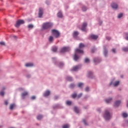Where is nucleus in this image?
Returning a JSON list of instances; mask_svg holds the SVG:
<instances>
[{
    "instance_id": "f257e3e1",
    "label": "nucleus",
    "mask_w": 128,
    "mask_h": 128,
    "mask_svg": "<svg viewBox=\"0 0 128 128\" xmlns=\"http://www.w3.org/2000/svg\"><path fill=\"white\" fill-rule=\"evenodd\" d=\"M78 52L79 54H84V50H81L80 49L76 48L75 50V54L74 55V60H78V56L77 54Z\"/></svg>"
},
{
    "instance_id": "f03ea898",
    "label": "nucleus",
    "mask_w": 128,
    "mask_h": 128,
    "mask_svg": "<svg viewBox=\"0 0 128 128\" xmlns=\"http://www.w3.org/2000/svg\"><path fill=\"white\" fill-rule=\"evenodd\" d=\"M52 26V23L50 22H45L42 24V28L44 30H48V28H50Z\"/></svg>"
},
{
    "instance_id": "7ed1b4c3",
    "label": "nucleus",
    "mask_w": 128,
    "mask_h": 128,
    "mask_svg": "<svg viewBox=\"0 0 128 128\" xmlns=\"http://www.w3.org/2000/svg\"><path fill=\"white\" fill-rule=\"evenodd\" d=\"M104 118L106 120H110L112 118V116L110 115V112L108 110H106L105 111L104 114Z\"/></svg>"
},
{
    "instance_id": "20e7f679",
    "label": "nucleus",
    "mask_w": 128,
    "mask_h": 128,
    "mask_svg": "<svg viewBox=\"0 0 128 128\" xmlns=\"http://www.w3.org/2000/svg\"><path fill=\"white\" fill-rule=\"evenodd\" d=\"M51 32L52 34L54 36H55L56 38H60V34L58 30H51Z\"/></svg>"
},
{
    "instance_id": "39448f33",
    "label": "nucleus",
    "mask_w": 128,
    "mask_h": 128,
    "mask_svg": "<svg viewBox=\"0 0 128 128\" xmlns=\"http://www.w3.org/2000/svg\"><path fill=\"white\" fill-rule=\"evenodd\" d=\"M24 24V20H18L15 24L16 28H20V24Z\"/></svg>"
},
{
    "instance_id": "423d86ee",
    "label": "nucleus",
    "mask_w": 128,
    "mask_h": 128,
    "mask_svg": "<svg viewBox=\"0 0 128 128\" xmlns=\"http://www.w3.org/2000/svg\"><path fill=\"white\" fill-rule=\"evenodd\" d=\"M88 26V24H86V22H84L82 24V26L81 28V30H82V32H86V26Z\"/></svg>"
},
{
    "instance_id": "0eeeda50",
    "label": "nucleus",
    "mask_w": 128,
    "mask_h": 128,
    "mask_svg": "<svg viewBox=\"0 0 128 128\" xmlns=\"http://www.w3.org/2000/svg\"><path fill=\"white\" fill-rule=\"evenodd\" d=\"M70 48L68 47H64L62 48L60 52H70Z\"/></svg>"
},
{
    "instance_id": "6e6552de",
    "label": "nucleus",
    "mask_w": 128,
    "mask_h": 128,
    "mask_svg": "<svg viewBox=\"0 0 128 128\" xmlns=\"http://www.w3.org/2000/svg\"><path fill=\"white\" fill-rule=\"evenodd\" d=\"M80 68V66H74L71 69L72 72H76Z\"/></svg>"
},
{
    "instance_id": "1a4fd4ad",
    "label": "nucleus",
    "mask_w": 128,
    "mask_h": 128,
    "mask_svg": "<svg viewBox=\"0 0 128 128\" xmlns=\"http://www.w3.org/2000/svg\"><path fill=\"white\" fill-rule=\"evenodd\" d=\"M44 14V10L42 8H39L38 17L42 18Z\"/></svg>"
},
{
    "instance_id": "9d476101",
    "label": "nucleus",
    "mask_w": 128,
    "mask_h": 128,
    "mask_svg": "<svg viewBox=\"0 0 128 128\" xmlns=\"http://www.w3.org/2000/svg\"><path fill=\"white\" fill-rule=\"evenodd\" d=\"M111 6L114 10H116V8H118V4L115 3H112L111 4Z\"/></svg>"
},
{
    "instance_id": "9b49d317",
    "label": "nucleus",
    "mask_w": 128,
    "mask_h": 128,
    "mask_svg": "<svg viewBox=\"0 0 128 128\" xmlns=\"http://www.w3.org/2000/svg\"><path fill=\"white\" fill-rule=\"evenodd\" d=\"M50 94V90H47L44 93V96H48Z\"/></svg>"
},
{
    "instance_id": "f8f14e48",
    "label": "nucleus",
    "mask_w": 128,
    "mask_h": 128,
    "mask_svg": "<svg viewBox=\"0 0 128 128\" xmlns=\"http://www.w3.org/2000/svg\"><path fill=\"white\" fill-rule=\"evenodd\" d=\"M90 38H92V40H96L98 36L96 35L92 34L91 35Z\"/></svg>"
},
{
    "instance_id": "ddd939ff",
    "label": "nucleus",
    "mask_w": 128,
    "mask_h": 128,
    "mask_svg": "<svg viewBox=\"0 0 128 128\" xmlns=\"http://www.w3.org/2000/svg\"><path fill=\"white\" fill-rule=\"evenodd\" d=\"M78 36V32L76 31H74L73 33L74 38H76Z\"/></svg>"
},
{
    "instance_id": "4468645a",
    "label": "nucleus",
    "mask_w": 128,
    "mask_h": 128,
    "mask_svg": "<svg viewBox=\"0 0 128 128\" xmlns=\"http://www.w3.org/2000/svg\"><path fill=\"white\" fill-rule=\"evenodd\" d=\"M120 101H116V102H115L114 106L118 107V106H120Z\"/></svg>"
},
{
    "instance_id": "2eb2a0df",
    "label": "nucleus",
    "mask_w": 128,
    "mask_h": 128,
    "mask_svg": "<svg viewBox=\"0 0 128 128\" xmlns=\"http://www.w3.org/2000/svg\"><path fill=\"white\" fill-rule=\"evenodd\" d=\"M50 42H54V37L52 36H50L48 38Z\"/></svg>"
},
{
    "instance_id": "dca6fc26",
    "label": "nucleus",
    "mask_w": 128,
    "mask_h": 128,
    "mask_svg": "<svg viewBox=\"0 0 128 128\" xmlns=\"http://www.w3.org/2000/svg\"><path fill=\"white\" fill-rule=\"evenodd\" d=\"M74 111L75 112H76V114H78V112H80L78 108L76 106L74 107Z\"/></svg>"
},
{
    "instance_id": "f3484780",
    "label": "nucleus",
    "mask_w": 128,
    "mask_h": 128,
    "mask_svg": "<svg viewBox=\"0 0 128 128\" xmlns=\"http://www.w3.org/2000/svg\"><path fill=\"white\" fill-rule=\"evenodd\" d=\"M25 66L26 67L34 66V64H32V63H28V64H26Z\"/></svg>"
},
{
    "instance_id": "a211bd4d",
    "label": "nucleus",
    "mask_w": 128,
    "mask_h": 128,
    "mask_svg": "<svg viewBox=\"0 0 128 128\" xmlns=\"http://www.w3.org/2000/svg\"><path fill=\"white\" fill-rule=\"evenodd\" d=\"M28 92H24L23 93H22V98H24L26 96H28Z\"/></svg>"
},
{
    "instance_id": "6ab92c4d",
    "label": "nucleus",
    "mask_w": 128,
    "mask_h": 128,
    "mask_svg": "<svg viewBox=\"0 0 128 128\" xmlns=\"http://www.w3.org/2000/svg\"><path fill=\"white\" fill-rule=\"evenodd\" d=\"M120 84V81H116L114 83L113 85L114 86H118Z\"/></svg>"
},
{
    "instance_id": "aec40b11",
    "label": "nucleus",
    "mask_w": 128,
    "mask_h": 128,
    "mask_svg": "<svg viewBox=\"0 0 128 128\" xmlns=\"http://www.w3.org/2000/svg\"><path fill=\"white\" fill-rule=\"evenodd\" d=\"M88 76L89 78H92V76H94L92 74V72H90L88 73Z\"/></svg>"
},
{
    "instance_id": "412c9836",
    "label": "nucleus",
    "mask_w": 128,
    "mask_h": 128,
    "mask_svg": "<svg viewBox=\"0 0 128 128\" xmlns=\"http://www.w3.org/2000/svg\"><path fill=\"white\" fill-rule=\"evenodd\" d=\"M52 52H56V50H58V47L56 46H54L52 48Z\"/></svg>"
},
{
    "instance_id": "4be33fe9",
    "label": "nucleus",
    "mask_w": 128,
    "mask_h": 128,
    "mask_svg": "<svg viewBox=\"0 0 128 128\" xmlns=\"http://www.w3.org/2000/svg\"><path fill=\"white\" fill-rule=\"evenodd\" d=\"M84 48V44L82 43H80L79 44V48Z\"/></svg>"
},
{
    "instance_id": "5701e85b",
    "label": "nucleus",
    "mask_w": 128,
    "mask_h": 128,
    "mask_svg": "<svg viewBox=\"0 0 128 128\" xmlns=\"http://www.w3.org/2000/svg\"><path fill=\"white\" fill-rule=\"evenodd\" d=\"M122 116H123V118H128V114H126V112L122 113Z\"/></svg>"
},
{
    "instance_id": "b1692460",
    "label": "nucleus",
    "mask_w": 128,
    "mask_h": 128,
    "mask_svg": "<svg viewBox=\"0 0 128 128\" xmlns=\"http://www.w3.org/2000/svg\"><path fill=\"white\" fill-rule=\"evenodd\" d=\"M58 18H62V12H60L58 14Z\"/></svg>"
},
{
    "instance_id": "393cba45",
    "label": "nucleus",
    "mask_w": 128,
    "mask_h": 128,
    "mask_svg": "<svg viewBox=\"0 0 128 128\" xmlns=\"http://www.w3.org/2000/svg\"><path fill=\"white\" fill-rule=\"evenodd\" d=\"M100 62V59L98 58H95L94 59V62Z\"/></svg>"
},
{
    "instance_id": "a878e982",
    "label": "nucleus",
    "mask_w": 128,
    "mask_h": 128,
    "mask_svg": "<svg viewBox=\"0 0 128 128\" xmlns=\"http://www.w3.org/2000/svg\"><path fill=\"white\" fill-rule=\"evenodd\" d=\"M66 80H68L69 82H72V78L70 76H67Z\"/></svg>"
},
{
    "instance_id": "bb28decb",
    "label": "nucleus",
    "mask_w": 128,
    "mask_h": 128,
    "mask_svg": "<svg viewBox=\"0 0 128 128\" xmlns=\"http://www.w3.org/2000/svg\"><path fill=\"white\" fill-rule=\"evenodd\" d=\"M14 106H16V104H10V110H13V108H14Z\"/></svg>"
},
{
    "instance_id": "cd10ccee",
    "label": "nucleus",
    "mask_w": 128,
    "mask_h": 128,
    "mask_svg": "<svg viewBox=\"0 0 128 128\" xmlns=\"http://www.w3.org/2000/svg\"><path fill=\"white\" fill-rule=\"evenodd\" d=\"M112 101V98H110L109 99H106V102L107 103V104H108L110 102Z\"/></svg>"
},
{
    "instance_id": "c85d7f7f",
    "label": "nucleus",
    "mask_w": 128,
    "mask_h": 128,
    "mask_svg": "<svg viewBox=\"0 0 128 128\" xmlns=\"http://www.w3.org/2000/svg\"><path fill=\"white\" fill-rule=\"evenodd\" d=\"M42 117H43L42 115H38L37 116V120H40L42 118Z\"/></svg>"
},
{
    "instance_id": "c756f323",
    "label": "nucleus",
    "mask_w": 128,
    "mask_h": 128,
    "mask_svg": "<svg viewBox=\"0 0 128 128\" xmlns=\"http://www.w3.org/2000/svg\"><path fill=\"white\" fill-rule=\"evenodd\" d=\"M84 86V84L82 82L78 83V88H82Z\"/></svg>"
},
{
    "instance_id": "7c9ffc66",
    "label": "nucleus",
    "mask_w": 128,
    "mask_h": 128,
    "mask_svg": "<svg viewBox=\"0 0 128 128\" xmlns=\"http://www.w3.org/2000/svg\"><path fill=\"white\" fill-rule=\"evenodd\" d=\"M66 104L67 106H70V104H72V102L70 100H68L66 102Z\"/></svg>"
},
{
    "instance_id": "2f4dec72",
    "label": "nucleus",
    "mask_w": 128,
    "mask_h": 128,
    "mask_svg": "<svg viewBox=\"0 0 128 128\" xmlns=\"http://www.w3.org/2000/svg\"><path fill=\"white\" fill-rule=\"evenodd\" d=\"M104 54L105 56H106V54H108V50H106V48L104 50Z\"/></svg>"
},
{
    "instance_id": "473e14b6",
    "label": "nucleus",
    "mask_w": 128,
    "mask_h": 128,
    "mask_svg": "<svg viewBox=\"0 0 128 128\" xmlns=\"http://www.w3.org/2000/svg\"><path fill=\"white\" fill-rule=\"evenodd\" d=\"M70 128V126L68 124H64L62 126V128Z\"/></svg>"
},
{
    "instance_id": "72a5a7b5",
    "label": "nucleus",
    "mask_w": 128,
    "mask_h": 128,
    "mask_svg": "<svg viewBox=\"0 0 128 128\" xmlns=\"http://www.w3.org/2000/svg\"><path fill=\"white\" fill-rule=\"evenodd\" d=\"M28 28H34V25L30 24L28 25Z\"/></svg>"
},
{
    "instance_id": "f704fd0d",
    "label": "nucleus",
    "mask_w": 128,
    "mask_h": 128,
    "mask_svg": "<svg viewBox=\"0 0 128 128\" xmlns=\"http://www.w3.org/2000/svg\"><path fill=\"white\" fill-rule=\"evenodd\" d=\"M0 46H6V43L4 42H0Z\"/></svg>"
},
{
    "instance_id": "c9c22d12",
    "label": "nucleus",
    "mask_w": 128,
    "mask_h": 128,
    "mask_svg": "<svg viewBox=\"0 0 128 128\" xmlns=\"http://www.w3.org/2000/svg\"><path fill=\"white\" fill-rule=\"evenodd\" d=\"M122 16V13H120L118 15V18H120Z\"/></svg>"
},
{
    "instance_id": "e433bc0d",
    "label": "nucleus",
    "mask_w": 128,
    "mask_h": 128,
    "mask_svg": "<svg viewBox=\"0 0 128 128\" xmlns=\"http://www.w3.org/2000/svg\"><path fill=\"white\" fill-rule=\"evenodd\" d=\"M122 50L124 52H128V48H124Z\"/></svg>"
},
{
    "instance_id": "4c0bfd02",
    "label": "nucleus",
    "mask_w": 128,
    "mask_h": 128,
    "mask_svg": "<svg viewBox=\"0 0 128 128\" xmlns=\"http://www.w3.org/2000/svg\"><path fill=\"white\" fill-rule=\"evenodd\" d=\"M85 62H90V59L88 58H86L84 60Z\"/></svg>"
},
{
    "instance_id": "58836bf2",
    "label": "nucleus",
    "mask_w": 128,
    "mask_h": 128,
    "mask_svg": "<svg viewBox=\"0 0 128 128\" xmlns=\"http://www.w3.org/2000/svg\"><path fill=\"white\" fill-rule=\"evenodd\" d=\"M72 98H76V94H72Z\"/></svg>"
},
{
    "instance_id": "ea45409f",
    "label": "nucleus",
    "mask_w": 128,
    "mask_h": 128,
    "mask_svg": "<svg viewBox=\"0 0 128 128\" xmlns=\"http://www.w3.org/2000/svg\"><path fill=\"white\" fill-rule=\"evenodd\" d=\"M0 95L2 96H4V92L3 91H2L0 92Z\"/></svg>"
},
{
    "instance_id": "a19ab883",
    "label": "nucleus",
    "mask_w": 128,
    "mask_h": 128,
    "mask_svg": "<svg viewBox=\"0 0 128 128\" xmlns=\"http://www.w3.org/2000/svg\"><path fill=\"white\" fill-rule=\"evenodd\" d=\"M82 10H83V12H86V7L84 6L82 8Z\"/></svg>"
},
{
    "instance_id": "79ce46f5",
    "label": "nucleus",
    "mask_w": 128,
    "mask_h": 128,
    "mask_svg": "<svg viewBox=\"0 0 128 128\" xmlns=\"http://www.w3.org/2000/svg\"><path fill=\"white\" fill-rule=\"evenodd\" d=\"M82 96V94H80L77 96V98H81Z\"/></svg>"
},
{
    "instance_id": "37998d69",
    "label": "nucleus",
    "mask_w": 128,
    "mask_h": 128,
    "mask_svg": "<svg viewBox=\"0 0 128 128\" xmlns=\"http://www.w3.org/2000/svg\"><path fill=\"white\" fill-rule=\"evenodd\" d=\"M70 88H74V84H71L70 85Z\"/></svg>"
},
{
    "instance_id": "c03bdc74",
    "label": "nucleus",
    "mask_w": 128,
    "mask_h": 128,
    "mask_svg": "<svg viewBox=\"0 0 128 128\" xmlns=\"http://www.w3.org/2000/svg\"><path fill=\"white\" fill-rule=\"evenodd\" d=\"M126 37L125 38L126 40H128V33H126Z\"/></svg>"
},
{
    "instance_id": "a18cd8bd",
    "label": "nucleus",
    "mask_w": 128,
    "mask_h": 128,
    "mask_svg": "<svg viewBox=\"0 0 128 128\" xmlns=\"http://www.w3.org/2000/svg\"><path fill=\"white\" fill-rule=\"evenodd\" d=\"M90 90V88H88V87H86V88H85V90L86 92H88V90Z\"/></svg>"
},
{
    "instance_id": "49530a36",
    "label": "nucleus",
    "mask_w": 128,
    "mask_h": 128,
    "mask_svg": "<svg viewBox=\"0 0 128 128\" xmlns=\"http://www.w3.org/2000/svg\"><path fill=\"white\" fill-rule=\"evenodd\" d=\"M4 104H6V106H8V100H6L4 102Z\"/></svg>"
},
{
    "instance_id": "de8ad7c7",
    "label": "nucleus",
    "mask_w": 128,
    "mask_h": 128,
    "mask_svg": "<svg viewBox=\"0 0 128 128\" xmlns=\"http://www.w3.org/2000/svg\"><path fill=\"white\" fill-rule=\"evenodd\" d=\"M31 98H32V100H36V96H32L31 97Z\"/></svg>"
},
{
    "instance_id": "09e8293b",
    "label": "nucleus",
    "mask_w": 128,
    "mask_h": 128,
    "mask_svg": "<svg viewBox=\"0 0 128 128\" xmlns=\"http://www.w3.org/2000/svg\"><path fill=\"white\" fill-rule=\"evenodd\" d=\"M83 122L86 126V120H83Z\"/></svg>"
},
{
    "instance_id": "8fccbe9b",
    "label": "nucleus",
    "mask_w": 128,
    "mask_h": 128,
    "mask_svg": "<svg viewBox=\"0 0 128 128\" xmlns=\"http://www.w3.org/2000/svg\"><path fill=\"white\" fill-rule=\"evenodd\" d=\"M54 100H58V96H55L54 97Z\"/></svg>"
},
{
    "instance_id": "3c124183",
    "label": "nucleus",
    "mask_w": 128,
    "mask_h": 128,
    "mask_svg": "<svg viewBox=\"0 0 128 128\" xmlns=\"http://www.w3.org/2000/svg\"><path fill=\"white\" fill-rule=\"evenodd\" d=\"M112 52H114V54H115V52H116V49L115 48L112 49Z\"/></svg>"
},
{
    "instance_id": "603ef678",
    "label": "nucleus",
    "mask_w": 128,
    "mask_h": 128,
    "mask_svg": "<svg viewBox=\"0 0 128 128\" xmlns=\"http://www.w3.org/2000/svg\"><path fill=\"white\" fill-rule=\"evenodd\" d=\"M96 50L95 48L92 50V52H94Z\"/></svg>"
},
{
    "instance_id": "864d4df0",
    "label": "nucleus",
    "mask_w": 128,
    "mask_h": 128,
    "mask_svg": "<svg viewBox=\"0 0 128 128\" xmlns=\"http://www.w3.org/2000/svg\"><path fill=\"white\" fill-rule=\"evenodd\" d=\"M106 40H110V37H106Z\"/></svg>"
},
{
    "instance_id": "5fc2aeb1",
    "label": "nucleus",
    "mask_w": 128,
    "mask_h": 128,
    "mask_svg": "<svg viewBox=\"0 0 128 128\" xmlns=\"http://www.w3.org/2000/svg\"><path fill=\"white\" fill-rule=\"evenodd\" d=\"M60 66H64V63L60 62Z\"/></svg>"
},
{
    "instance_id": "6e6d98bb",
    "label": "nucleus",
    "mask_w": 128,
    "mask_h": 128,
    "mask_svg": "<svg viewBox=\"0 0 128 128\" xmlns=\"http://www.w3.org/2000/svg\"><path fill=\"white\" fill-rule=\"evenodd\" d=\"M121 78H124V76H121Z\"/></svg>"
},
{
    "instance_id": "4d7b16f0",
    "label": "nucleus",
    "mask_w": 128,
    "mask_h": 128,
    "mask_svg": "<svg viewBox=\"0 0 128 128\" xmlns=\"http://www.w3.org/2000/svg\"><path fill=\"white\" fill-rule=\"evenodd\" d=\"M127 108H128V104H127Z\"/></svg>"
},
{
    "instance_id": "13d9d810",
    "label": "nucleus",
    "mask_w": 128,
    "mask_h": 128,
    "mask_svg": "<svg viewBox=\"0 0 128 128\" xmlns=\"http://www.w3.org/2000/svg\"><path fill=\"white\" fill-rule=\"evenodd\" d=\"M14 38H16V36H14Z\"/></svg>"
},
{
    "instance_id": "bf43d9fd",
    "label": "nucleus",
    "mask_w": 128,
    "mask_h": 128,
    "mask_svg": "<svg viewBox=\"0 0 128 128\" xmlns=\"http://www.w3.org/2000/svg\"><path fill=\"white\" fill-rule=\"evenodd\" d=\"M98 112H100V110H98Z\"/></svg>"
},
{
    "instance_id": "052dcab7",
    "label": "nucleus",
    "mask_w": 128,
    "mask_h": 128,
    "mask_svg": "<svg viewBox=\"0 0 128 128\" xmlns=\"http://www.w3.org/2000/svg\"><path fill=\"white\" fill-rule=\"evenodd\" d=\"M127 124H128V121H127Z\"/></svg>"
},
{
    "instance_id": "680f3d73",
    "label": "nucleus",
    "mask_w": 128,
    "mask_h": 128,
    "mask_svg": "<svg viewBox=\"0 0 128 128\" xmlns=\"http://www.w3.org/2000/svg\"><path fill=\"white\" fill-rule=\"evenodd\" d=\"M110 84H112V83H110Z\"/></svg>"
}]
</instances>
